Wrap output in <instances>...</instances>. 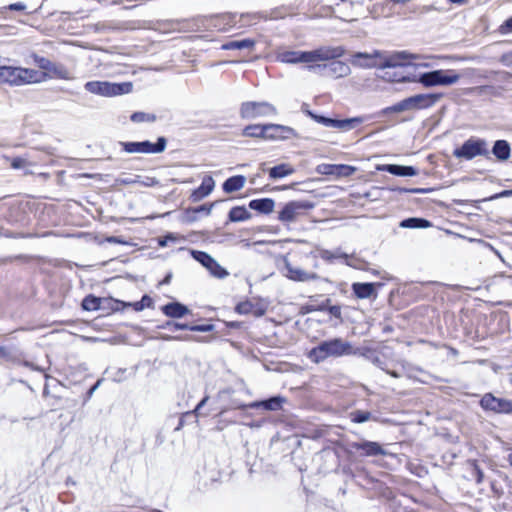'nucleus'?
Segmentation results:
<instances>
[{"label":"nucleus","instance_id":"f257e3e1","mask_svg":"<svg viewBox=\"0 0 512 512\" xmlns=\"http://www.w3.org/2000/svg\"><path fill=\"white\" fill-rule=\"evenodd\" d=\"M345 54L342 46H321L311 51L286 50L279 52L276 59L286 64L306 63L314 65L316 62L329 61L330 59H338Z\"/></svg>","mask_w":512,"mask_h":512},{"label":"nucleus","instance_id":"f03ea898","mask_svg":"<svg viewBox=\"0 0 512 512\" xmlns=\"http://www.w3.org/2000/svg\"><path fill=\"white\" fill-rule=\"evenodd\" d=\"M47 78V74L34 69L6 66L0 64V83L11 86H22L40 83Z\"/></svg>","mask_w":512,"mask_h":512},{"label":"nucleus","instance_id":"7ed1b4c3","mask_svg":"<svg viewBox=\"0 0 512 512\" xmlns=\"http://www.w3.org/2000/svg\"><path fill=\"white\" fill-rule=\"evenodd\" d=\"M353 347L350 342L342 338H333L321 341L317 346L313 347L308 354L311 361L320 363L327 358H338L353 354Z\"/></svg>","mask_w":512,"mask_h":512},{"label":"nucleus","instance_id":"20e7f679","mask_svg":"<svg viewBox=\"0 0 512 512\" xmlns=\"http://www.w3.org/2000/svg\"><path fill=\"white\" fill-rule=\"evenodd\" d=\"M406 58L404 52L384 57L379 65V69L385 70L381 77L391 82H414L415 75L408 72L410 67L401 63Z\"/></svg>","mask_w":512,"mask_h":512},{"label":"nucleus","instance_id":"39448f33","mask_svg":"<svg viewBox=\"0 0 512 512\" xmlns=\"http://www.w3.org/2000/svg\"><path fill=\"white\" fill-rule=\"evenodd\" d=\"M460 75L454 70H432L415 75L414 82L430 88L435 86H450L457 83Z\"/></svg>","mask_w":512,"mask_h":512},{"label":"nucleus","instance_id":"423d86ee","mask_svg":"<svg viewBox=\"0 0 512 512\" xmlns=\"http://www.w3.org/2000/svg\"><path fill=\"white\" fill-rule=\"evenodd\" d=\"M131 82L113 83L109 81H88L84 85V89L95 95L102 97H114L128 94L132 91Z\"/></svg>","mask_w":512,"mask_h":512},{"label":"nucleus","instance_id":"0eeeda50","mask_svg":"<svg viewBox=\"0 0 512 512\" xmlns=\"http://www.w3.org/2000/svg\"><path fill=\"white\" fill-rule=\"evenodd\" d=\"M453 156L464 160H472L477 156L489 158L487 141L485 139L471 137L460 147L454 149Z\"/></svg>","mask_w":512,"mask_h":512},{"label":"nucleus","instance_id":"6e6552de","mask_svg":"<svg viewBox=\"0 0 512 512\" xmlns=\"http://www.w3.org/2000/svg\"><path fill=\"white\" fill-rule=\"evenodd\" d=\"M277 113L276 107L266 101H246L240 105L239 109L240 117L246 120L274 116Z\"/></svg>","mask_w":512,"mask_h":512},{"label":"nucleus","instance_id":"1a4fd4ad","mask_svg":"<svg viewBox=\"0 0 512 512\" xmlns=\"http://www.w3.org/2000/svg\"><path fill=\"white\" fill-rule=\"evenodd\" d=\"M307 116H309L315 122H317L325 127L337 128L342 131H350V130L354 129L356 126H358L364 122L363 117L333 119L330 117L316 114L313 111H307Z\"/></svg>","mask_w":512,"mask_h":512},{"label":"nucleus","instance_id":"9d476101","mask_svg":"<svg viewBox=\"0 0 512 512\" xmlns=\"http://www.w3.org/2000/svg\"><path fill=\"white\" fill-rule=\"evenodd\" d=\"M123 150L127 153L157 154L166 149L167 140L165 137H159L155 143L148 140L141 142H120Z\"/></svg>","mask_w":512,"mask_h":512},{"label":"nucleus","instance_id":"9b49d317","mask_svg":"<svg viewBox=\"0 0 512 512\" xmlns=\"http://www.w3.org/2000/svg\"><path fill=\"white\" fill-rule=\"evenodd\" d=\"M314 207L315 204L308 200L290 201L279 211L278 219L281 222L290 223L302 216L305 211L311 210Z\"/></svg>","mask_w":512,"mask_h":512},{"label":"nucleus","instance_id":"f8f14e48","mask_svg":"<svg viewBox=\"0 0 512 512\" xmlns=\"http://www.w3.org/2000/svg\"><path fill=\"white\" fill-rule=\"evenodd\" d=\"M479 405L487 412L512 414V400L496 397L492 393H485L481 397Z\"/></svg>","mask_w":512,"mask_h":512},{"label":"nucleus","instance_id":"ddd939ff","mask_svg":"<svg viewBox=\"0 0 512 512\" xmlns=\"http://www.w3.org/2000/svg\"><path fill=\"white\" fill-rule=\"evenodd\" d=\"M193 259L203 265L212 276L218 279L226 278L229 273L211 255L204 251L191 250Z\"/></svg>","mask_w":512,"mask_h":512},{"label":"nucleus","instance_id":"4468645a","mask_svg":"<svg viewBox=\"0 0 512 512\" xmlns=\"http://www.w3.org/2000/svg\"><path fill=\"white\" fill-rule=\"evenodd\" d=\"M332 60L329 64L308 65L307 69L313 72L325 70L328 76L334 78L346 77L351 73L350 66L347 63L336 59Z\"/></svg>","mask_w":512,"mask_h":512},{"label":"nucleus","instance_id":"2eb2a0df","mask_svg":"<svg viewBox=\"0 0 512 512\" xmlns=\"http://www.w3.org/2000/svg\"><path fill=\"white\" fill-rule=\"evenodd\" d=\"M349 448L351 450L359 451L361 456L364 457L388 455L387 451L382 447V445L376 441L361 440L356 442H350Z\"/></svg>","mask_w":512,"mask_h":512},{"label":"nucleus","instance_id":"dca6fc26","mask_svg":"<svg viewBox=\"0 0 512 512\" xmlns=\"http://www.w3.org/2000/svg\"><path fill=\"white\" fill-rule=\"evenodd\" d=\"M443 93H423L410 96L412 110H424L435 106L442 98Z\"/></svg>","mask_w":512,"mask_h":512},{"label":"nucleus","instance_id":"f3484780","mask_svg":"<svg viewBox=\"0 0 512 512\" xmlns=\"http://www.w3.org/2000/svg\"><path fill=\"white\" fill-rule=\"evenodd\" d=\"M298 137L297 131L290 126L268 123L267 140L284 141Z\"/></svg>","mask_w":512,"mask_h":512},{"label":"nucleus","instance_id":"a211bd4d","mask_svg":"<svg viewBox=\"0 0 512 512\" xmlns=\"http://www.w3.org/2000/svg\"><path fill=\"white\" fill-rule=\"evenodd\" d=\"M235 18L236 16L231 13L214 15L206 20V25L210 29L216 30L218 32H226L235 26Z\"/></svg>","mask_w":512,"mask_h":512},{"label":"nucleus","instance_id":"6ab92c4d","mask_svg":"<svg viewBox=\"0 0 512 512\" xmlns=\"http://www.w3.org/2000/svg\"><path fill=\"white\" fill-rule=\"evenodd\" d=\"M377 58L384 59L383 53L379 50H375L371 54L365 52H357L353 55L352 64L361 68H379L380 63L378 64L375 61Z\"/></svg>","mask_w":512,"mask_h":512},{"label":"nucleus","instance_id":"aec40b11","mask_svg":"<svg viewBox=\"0 0 512 512\" xmlns=\"http://www.w3.org/2000/svg\"><path fill=\"white\" fill-rule=\"evenodd\" d=\"M285 268L287 270L286 276L293 281L308 282L312 280H318L320 278L317 273L307 272L299 267L291 265L288 262L285 264Z\"/></svg>","mask_w":512,"mask_h":512},{"label":"nucleus","instance_id":"412c9836","mask_svg":"<svg viewBox=\"0 0 512 512\" xmlns=\"http://www.w3.org/2000/svg\"><path fill=\"white\" fill-rule=\"evenodd\" d=\"M116 181L121 185H140L143 187H154L159 185V180L157 178L143 175L119 177Z\"/></svg>","mask_w":512,"mask_h":512},{"label":"nucleus","instance_id":"4be33fe9","mask_svg":"<svg viewBox=\"0 0 512 512\" xmlns=\"http://www.w3.org/2000/svg\"><path fill=\"white\" fill-rule=\"evenodd\" d=\"M286 403V398L280 395L272 396L265 400L255 401L248 405L250 408H263L267 411H279L282 409L283 404Z\"/></svg>","mask_w":512,"mask_h":512},{"label":"nucleus","instance_id":"5701e85b","mask_svg":"<svg viewBox=\"0 0 512 512\" xmlns=\"http://www.w3.org/2000/svg\"><path fill=\"white\" fill-rule=\"evenodd\" d=\"M377 169L400 177H412L418 174L417 169L413 166H404L398 164H384L379 166Z\"/></svg>","mask_w":512,"mask_h":512},{"label":"nucleus","instance_id":"b1692460","mask_svg":"<svg viewBox=\"0 0 512 512\" xmlns=\"http://www.w3.org/2000/svg\"><path fill=\"white\" fill-rule=\"evenodd\" d=\"M215 182L211 176H205L201 185L192 191L190 199L193 202H198L207 197L214 189Z\"/></svg>","mask_w":512,"mask_h":512},{"label":"nucleus","instance_id":"393cba45","mask_svg":"<svg viewBox=\"0 0 512 512\" xmlns=\"http://www.w3.org/2000/svg\"><path fill=\"white\" fill-rule=\"evenodd\" d=\"M23 353L14 345L0 346V363H20Z\"/></svg>","mask_w":512,"mask_h":512},{"label":"nucleus","instance_id":"a878e982","mask_svg":"<svg viewBox=\"0 0 512 512\" xmlns=\"http://www.w3.org/2000/svg\"><path fill=\"white\" fill-rule=\"evenodd\" d=\"M318 251V256L326 261V262H333L334 260H344L346 265L348 266H353L350 261H349V258L350 256L343 252L341 250V248H336L335 250L331 251V250H328V249H323V248H320V249H317Z\"/></svg>","mask_w":512,"mask_h":512},{"label":"nucleus","instance_id":"bb28decb","mask_svg":"<svg viewBox=\"0 0 512 512\" xmlns=\"http://www.w3.org/2000/svg\"><path fill=\"white\" fill-rule=\"evenodd\" d=\"M161 310L167 317L175 319L182 318L190 313V310L186 305L177 301L167 303L161 308Z\"/></svg>","mask_w":512,"mask_h":512},{"label":"nucleus","instance_id":"cd10ccee","mask_svg":"<svg viewBox=\"0 0 512 512\" xmlns=\"http://www.w3.org/2000/svg\"><path fill=\"white\" fill-rule=\"evenodd\" d=\"M275 206V202L271 198L253 199L249 202V208L261 214H270Z\"/></svg>","mask_w":512,"mask_h":512},{"label":"nucleus","instance_id":"c85d7f7f","mask_svg":"<svg viewBox=\"0 0 512 512\" xmlns=\"http://www.w3.org/2000/svg\"><path fill=\"white\" fill-rule=\"evenodd\" d=\"M268 124H250L244 127L242 135L251 138L267 140Z\"/></svg>","mask_w":512,"mask_h":512},{"label":"nucleus","instance_id":"c756f323","mask_svg":"<svg viewBox=\"0 0 512 512\" xmlns=\"http://www.w3.org/2000/svg\"><path fill=\"white\" fill-rule=\"evenodd\" d=\"M352 291L357 298L367 299L375 294V284L369 282H356L352 284Z\"/></svg>","mask_w":512,"mask_h":512},{"label":"nucleus","instance_id":"7c9ffc66","mask_svg":"<svg viewBox=\"0 0 512 512\" xmlns=\"http://www.w3.org/2000/svg\"><path fill=\"white\" fill-rule=\"evenodd\" d=\"M246 182V178L243 175H235L226 179L222 185L225 193H233L241 190Z\"/></svg>","mask_w":512,"mask_h":512},{"label":"nucleus","instance_id":"2f4dec72","mask_svg":"<svg viewBox=\"0 0 512 512\" xmlns=\"http://www.w3.org/2000/svg\"><path fill=\"white\" fill-rule=\"evenodd\" d=\"M511 153V148L509 143L506 140H497L494 142L492 147V154L499 161H506L509 159Z\"/></svg>","mask_w":512,"mask_h":512},{"label":"nucleus","instance_id":"473e14b6","mask_svg":"<svg viewBox=\"0 0 512 512\" xmlns=\"http://www.w3.org/2000/svg\"><path fill=\"white\" fill-rule=\"evenodd\" d=\"M348 418L352 423L362 424L370 420L377 421L378 417L373 415L370 411L355 409L349 412Z\"/></svg>","mask_w":512,"mask_h":512},{"label":"nucleus","instance_id":"72a5a7b5","mask_svg":"<svg viewBox=\"0 0 512 512\" xmlns=\"http://www.w3.org/2000/svg\"><path fill=\"white\" fill-rule=\"evenodd\" d=\"M401 228H409V229H424L432 226V223L420 217H410L402 220L399 224Z\"/></svg>","mask_w":512,"mask_h":512},{"label":"nucleus","instance_id":"f704fd0d","mask_svg":"<svg viewBox=\"0 0 512 512\" xmlns=\"http://www.w3.org/2000/svg\"><path fill=\"white\" fill-rule=\"evenodd\" d=\"M256 41L250 38L241 39V40H233L224 43L221 46L222 50H243V49H252L254 48Z\"/></svg>","mask_w":512,"mask_h":512},{"label":"nucleus","instance_id":"c9c22d12","mask_svg":"<svg viewBox=\"0 0 512 512\" xmlns=\"http://www.w3.org/2000/svg\"><path fill=\"white\" fill-rule=\"evenodd\" d=\"M294 172L295 169L291 165L287 163H281L269 169V177L271 179H281L292 175Z\"/></svg>","mask_w":512,"mask_h":512},{"label":"nucleus","instance_id":"e433bc0d","mask_svg":"<svg viewBox=\"0 0 512 512\" xmlns=\"http://www.w3.org/2000/svg\"><path fill=\"white\" fill-rule=\"evenodd\" d=\"M228 218L231 222L246 221L251 218V213L244 206H235L229 211Z\"/></svg>","mask_w":512,"mask_h":512},{"label":"nucleus","instance_id":"4c0bfd02","mask_svg":"<svg viewBox=\"0 0 512 512\" xmlns=\"http://www.w3.org/2000/svg\"><path fill=\"white\" fill-rule=\"evenodd\" d=\"M53 77L62 80H73L74 77L71 72L62 64L52 63L51 68L48 71Z\"/></svg>","mask_w":512,"mask_h":512},{"label":"nucleus","instance_id":"58836bf2","mask_svg":"<svg viewBox=\"0 0 512 512\" xmlns=\"http://www.w3.org/2000/svg\"><path fill=\"white\" fill-rule=\"evenodd\" d=\"M103 301L105 300L90 294L82 300L81 306L86 311H96L101 309Z\"/></svg>","mask_w":512,"mask_h":512},{"label":"nucleus","instance_id":"ea45409f","mask_svg":"<svg viewBox=\"0 0 512 512\" xmlns=\"http://www.w3.org/2000/svg\"><path fill=\"white\" fill-rule=\"evenodd\" d=\"M409 110H412V108H411L410 97H407L392 106L386 107L383 110V113L384 114L401 113V112L409 111Z\"/></svg>","mask_w":512,"mask_h":512},{"label":"nucleus","instance_id":"a19ab883","mask_svg":"<svg viewBox=\"0 0 512 512\" xmlns=\"http://www.w3.org/2000/svg\"><path fill=\"white\" fill-rule=\"evenodd\" d=\"M10 165L15 170L24 169L26 167H31L33 165H36V162L31 160L28 155L21 156V157H14L10 161Z\"/></svg>","mask_w":512,"mask_h":512},{"label":"nucleus","instance_id":"79ce46f5","mask_svg":"<svg viewBox=\"0 0 512 512\" xmlns=\"http://www.w3.org/2000/svg\"><path fill=\"white\" fill-rule=\"evenodd\" d=\"M31 58L35 65H37L41 70H44V73L48 75V71L51 68L52 61H50L48 58H45L43 56H40L36 53L31 54Z\"/></svg>","mask_w":512,"mask_h":512},{"label":"nucleus","instance_id":"37998d69","mask_svg":"<svg viewBox=\"0 0 512 512\" xmlns=\"http://www.w3.org/2000/svg\"><path fill=\"white\" fill-rule=\"evenodd\" d=\"M255 307H256V304L252 303L251 301H243L236 305L235 311L238 314L247 315V314H251L252 311H254Z\"/></svg>","mask_w":512,"mask_h":512},{"label":"nucleus","instance_id":"c03bdc74","mask_svg":"<svg viewBox=\"0 0 512 512\" xmlns=\"http://www.w3.org/2000/svg\"><path fill=\"white\" fill-rule=\"evenodd\" d=\"M135 311H142L145 308H149L153 305V300L150 296L144 295L140 301L129 304Z\"/></svg>","mask_w":512,"mask_h":512},{"label":"nucleus","instance_id":"a18cd8bd","mask_svg":"<svg viewBox=\"0 0 512 512\" xmlns=\"http://www.w3.org/2000/svg\"><path fill=\"white\" fill-rule=\"evenodd\" d=\"M316 171L322 175H336L337 166L336 164H320L317 166Z\"/></svg>","mask_w":512,"mask_h":512},{"label":"nucleus","instance_id":"49530a36","mask_svg":"<svg viewBox=\"0 0 512 512\" xmlns=\"http://www.w3.org/2000/svg\"><path fill=\"white\" fill-rule=\"evenodd\" d=\"M162 329H169L172 331L176 330H189V324L187 323H179L174 321H167L161 326Z\"/></svg>","mask_w":512,"mask_h":512},{"label":"nucleus","instance_id":"de8ad7c7","mask_svg":"<svg viewBox=\"0 0 512 512\" xmlns=\"http://www.w3.org/2000/svg\"><path fill=\"white\" fill-rule=\"evenodd\" d=\"M130 119L135 123H140L145 121H153L155 119V116L146 114L144 112H134L131 115Z\"/></svg>","mask_w":512,"mask_h":512},{"label":"nucleus","instance_id":"09e8293b","mask_svg":"<svg viewBox=\"0 0 512 512\" xmlns=\"http://www.w3.org/2000/svg\"><path fill=\"white\" fill-rule=\"evenodd\" d=\"M337 166V173L336 176H350L354 171L355 168L349 165L344 164H336Z\"/></svg>","mask_w":512,"mask_h":512},{"label":"nucleus","instance_id":"8fccbe9b","mask_svg":"<svg viewBox=\"0 0 512 512\" xmlns=\"http://www.w3.org/2000/svg\"><path fill=\"white\" fill-rule=\"evenodd\" d=\"M214 205H215V202L214 203H210V204H203V205H200V206H197V207L193 208L192 212L195 213V214L203 213L204 215L208 216V215H210Z\"/></svg>","mask_w":512,"mask_h":512},{"label":"nucleus","instance_id":"3c124183","mask_svg":"<svg viewBox=\"0 0 512 512\" xmlns=\"http://www.w3.org/2000/svg\"><path fill=\"white\" fill-rule=\"evenodd\" d=\"M214 329L213 324H198V325H190L189 331L193 332H210Z\"/></svg>","mask_w":512,"mask_h":512},{"label":"nucleus","instance_id":"603ef678","mask_svg":"<svg viewBox=\"0 0 512 512\" xmlns=\"http://www.w3.org/2000/svg\"><path fill=\"white\" fill-rule=\"evenodd\" d=\"M499 32L503 35L512 33V16L500 25Z\"/></svg>","mask_w":512,"mask_h":512},{"label":"nucleus","instance_id":"864d4df0","mask_svg":"<svg viewBox=\"0 0 512 512\" xmlns=\"http://www.w3.org/2000/svg\"><path fill=\"white\" fill-rule=\"evenodd\" d=\"M176 240L177 237L174 234L169 233L166 236L158 239V245L161 247H165L168 245L169 242H175Z\"/></svg>","mask_w":512,"mask_h":512},{"label":"nucleus","instance_id":"5fc2aeb1","mask_svg":"<svg viewBox=\"0 0 512 512\" xmlns=\"http://www.w3.org/2000/svg\"><path fill=\"white\" fill-rule=\"evenodd\" d=\"M196 416L192 412H186L184 413L178 421V425L176 426L175 430L179 431L182 429V427L185 425L186 418H195Z\"/></svg>","mask_w":512,"mask_h":512},{"label":"nucleus","instance_id":"6e6d98bb","mask_svg":"<svg viewBox=\"0 0 512 512\" xmlns=\"http://www.w3.org/2000/svg\"><path fill=\"white\" fill-rule=\"evenodd\" d=\"M328 312L335 318L341 319V307L338 305H330Z\"/></svg>","mask_w":512,"mask_h":512},{"label":"nucleus","instance_id":"4d7b16f0","mask_svg":"<svg viewBox=\"0 0 512 512\" xmlns=\"http://www.w3.org/2000/svg\"><path fill=\"white\" fill-rule=\"evenodd\" d=\"M26 7V4H24L23 2H16L8 5L7 9L11 11H23L26 9Z\"/></svg>","mask_w":512,"mask_h":512},{"label":"nucleus","instance_id":"13d9d810","mask_svg":"<svg viewBox=\"0 0 512 512\" xmlns=\"http://www.w3.org/2000/svg\"><path fill=\"white\" fill-rule=\"evenodd\" d=\"M329 303L330 299H327L324 303L320 304L319 306L309 308L308 311H328Z\"/></svg>","mask_w":512,"mask_h":512},{"label":"nucleus","instance_id":"bf43d9fd","mask_svg":"<svg viewBox=\"0 0 512 512\" xmlns=\"http://www.w3.org/2000/svg\"><path fill=\"white\" fill-rule=\"evenodd\" d=\"M209 397L205 396L203 399L196 405L195 409L192 411V413L197 417L199 414V411L201 408L207 403Z\"/></svg>","mask_w":512,"mask_h":512},{"label":"nucleus","instance_id":"052dcab7","mask_svg":"<svg viewBox=\"0 0 512 512\" xmlns=\"http://www.w3.org/2000/svg\"><path fill=\"white\" fill-rule=\"evenodd\" d=\"M254 316L256 317H261L265 314V309L261 306H259L258 304H256V307L254 308V311H252V313Z\"/></svg>","mask_w":512,"mask_h":512},{"label":"nucleus","instance_id":"680f3d73","mask_svg":"<svg viewBox=\"0 0 512 512\" xmlns=\"http://www.w3.org/2000/svg\"><path fill=\"white\" fill-rule=\"evenodd\" d=\"M100 380H98L92 387H90V389L87 391V400L91 398V396L93 395V393L95 392V390L99 387L100 385Z\"/></svg>","mask_w":512,"mask_h":512},{"label":"nucleus","instance_id":"e2e57ef3","mask_svg":"<svg viewBox=\"0 0 512 512\" xmlns=\"http://www.w3.org/2000/svg\"><path fill=\"white\" fill-rule=\"evenodd\" d=\"M162 338L165 340H188V339H190L189 336L182 337V336H168V335L163 336Z\"/></svg>","mask_w":512,"mask_h":512},{"label":"nucleus","instance_id":"0e129e2a","mask_svg":"<svg viewBox=\"0 0 512 512\" xmlns=\"http://www.w3.org/2000/svg\"><path fill=\"white\" fill-rule=\"evenodd\" d=\"M512 196V190H503L497 195H495V198H502V197H510Z\"/></svg>","mask_w":512,"mask_h":512},{"label":"nucleus","instance_id":"69168bd1","mask_svg":"<svg viewBox=\"0 0 512 512\" xmlns=\"http://www.w3.org/2000/svg\"><path fill=\"white\" fill-rule=\"evenodd\" d=\"M483 481V472L477 468L476 469V482L481 483Z\"/></svg>","mask_w":512,"mask_h":512},{"label":"nucleus","instance_id":"338daca9","mask_svg":"<svg viewBox=\"0 0 512 512\" xmlns=\"http://www.w3.org/2000/svg\"><path fill=\"white\" fill-rule=\"evenodd\" d=\"M107 241L109 243H122V241L120 239H118L117 237H115V236L107 238Z\"/></svg>","mask_w":512,"mask_h":512},{"label":"nucleus","instance_id":"774afa93","mask_svg":"<svg viewBox=\"0 0 512 512\" xmlns=\"http://www.w3.org/2000/svg\"><path fill=\"white\" fill-rule=\"evenodd\" d=\"M386 373L389 374L390 376L394 377V378H399L400 377V374L396 371H392V370H386Z\"/></svg>","mask_w":512,"mask_h":512}]
</instances>
